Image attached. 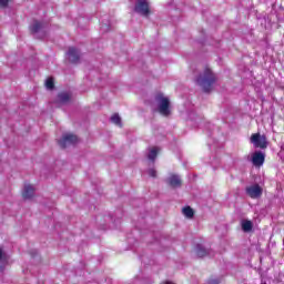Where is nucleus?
Instances as JSON below:
<instances>
[{"mask_svg": "<svg viewBox=\"0 0 284 284\" xmlns=\"http://www.w3.org/2000/svg\"><path fill=\"white\" fill-rule=\"evenodd\" d=\"M214 81H216V77L212 74V70L210 69H206L204 74L197 79V83L203 88L204 92H210V88H212Z\"/></svg>", "mask_w": 284, "mask_h": 284, "instance_id": "1", "label": "nucleus"}, {"mask_svg": "<svg viewBox=\"0 0 284 284\" xmlns=\"http://www.w3.org/2000/svg\"><path fill=\"white\" fill-rule=\"evenodd\" d=\"M156 101L159 103L160 114H162V116H170V99L163 97V94H159Z\"/></svg>", "mask_w": 284, "mask_h": 284, "instance_id": "2", "label": "nucleus"}, {"mask_svg": "<svg viewBox=\"0 0 284 284\" xmlns=\"http://www.w3.org/2000/svg\"><path fill=\"white\" fill-rule=\"evenodd\" d=\"M251 143H253L254 148L265 150V148H267V138L265 135H261V133H255L251 135Z\"/></svg>", "mask_w": 284, "mask_h": 284, "instance_id": "3", "label": "nucleus"}, {"mask_svg": "<svg viewBox=\"0 0 284 284\" xmlns=\"http://www.w3.org/2000/svg\"><path fill=\"white\" fill-rule=\"evenodd\" d=\"M246 194H248L251 199H258V196L263 194V189L258 186V184H254L252 186L246 187Z\"/></svg>", "mask_w": 284, "mask_h": 284, "instance_id": "4", "label": "nucleus"}, {"mask_svg": "<svg viewBox=\"0 0 284 284\" xmlns=\"http://www.w3.org/2000/svg\"><path fill=\"white\" fill-rule=\"evenodd\" d=\"M79 142V138L74 134H65L63 135L62 140H60V146L67 148V144H74Z\"/></svg>", "mask_w": 284, "mask_h": 284, "instance_id": "5", "label": "nucleus"}, {"mask_svg": "<svg viewBox=\"0 0 284 284\" xmlns=\"http://www.w3.org/2000/svg\"><path fill=\"white\" fill-rule=\"evenodd\" d=\"M252 163L255 168H261L265 163V154L263 152H255L252 155Z\"/></svg>", "mask_w": 284, "mask_h": 284, "instance_id": "6", "label": "nucleus"}, {"mask_svg": "<svg viewBox=\"0 0 284 284\" xmlns=\"http://www.w3.org/2000/svg\"><path fill=\"white\" fill-rule=\"evenodd\" d=\"M160 151H161V149H159V146H151L148 149L146 158H148L149 163L154 164V160L156 159Z\"/></svg>", "mask_w": 284, "mask_h": 284, "instance_id": "7", "label": "nucleus"}, {"mask_svg": "<svg viewBox=\"0 0 284 284\" xmlns=\"http://www.w3.org/2000/svg\"><path fill=\"white\" fill-rule=\"evenodd\" d=\"M69 60L72 63H77V61H79V51L74 48H70L69 49Z\"/></svg>", "mask_w": 284, "mask_h": 284, "instance_id": "8", "label": "nucleus"}, {"mask_svg": "<svg viewBox=\"0 0 284 284\" xmlns=\"http://www.w3.org/2000/svg\"><path fill=\"white\" fill-rule=\"evenodd\" d=\"M33 194H34V186L32 185L24 186V191H23L24 199H30L33 196Z\"/></svg>", "mask_w": 284, "mask_h": 284, "instance_id": "9", "label": "nucleus"}, {"mask_svg": "<svg viewBox=\"0 0 284 284\" xmlns=\"http://www.w3.org/2000/svg\"><path fill=\"white\" fill-rule=\"evenodd\" d=\"M169 183L172 185V187H179V185H181V179L179 175H171L169 178Z\"/></svg>", "mask_w": 284, "mask_h": 284, "instance_id": "10", "label": "nucleus"}, {"mask_svg": "<svg viewBox=\"0 0 284 284\" xmlns=\"http://www.w3.org/2000/svg\"><path fill=\"white\" fill-rule=\"evenodd\" d=\"M252 227H253L252 221L250 220L242 221V230L244 232H251Z\"/></svg>", "mask_w": 284, "mask_h": 284, "instance_id": "11", "label": "nucleus"}, {"mask_svg": "<svg viewBox=\"0 0 284 284\" xmlns=\"http://www.w3.org/2000/svg\"><path fill=\"white\" fill-rule=\"evenodd\" d=\"M182 212L186 219H192V216H194V211L190 206L184 207Z\"/></svg>", "mask_w": 284, "mask_h": 284, "instance_id": "12", "label": "nucleus"}, {"mask_svg": "<svg viewBox=\"0 0 284 284\" xmlns=\"http://www.w3.org/2000/svg\"><path fill=\"white\" fill-rule=\"evenodd\" d=\"M45 88H47L48 90H53V89H54V79L49 78V79L45 81Z\"/></svg>", "mask_w": 284, "mask_h": 284, "instance_id": "13", "label": "nucleus"}, {"mask_svg": "<svg viewBox=\"0 0 284 284\" xmlns=\"http://www.w3.org/2000/svg\"><path fill=\"white\" fill-rule=\"evenodd\" d=\"M111 121L112 123H115V125H121V116H119V114H113Z\"/></svg>", "mask_w": 284, "mask_h": 284, "instance_id": "14", "label": "nucleus"}, {"mask_svg": "<svg viewBox=\"0 0 284 284\" xmlns=\"http://www.w3.org/2000/svg\"><path fill=\"white\" fill-rule=\"evenodd\" d=\"M135 12H143V0H139L136 6H135Z\"/></svg>", "mask_w": 284, "mask_h": 284, "instance_id": "15", "label": "nucleus"}, {"mask_svg": "<svg viewBox=\"0 0 284 284\" xmlns=\"http://www.w3.org/2000/svg\"><path fill=\"white\" fill-rule=\"evenodd\" d=\"M143 14H144V17L146 14H150V4H148V2L145 0L143 1Z\"/></svg>", "mask_w": 284, "mask_h": 284, "instance_id": "16", "label": "nucleus"}, {"mask_svg": "<svg viewBox=\"0 0 284 284\" xmlns=\"http://www.w3.org/2000/svg\"><path fill=\"white\" fill-rule=\"evenodd\" d=\"M41 27V24L39 22H36L32 27H31V31L32 32H39V28Z\"/></svg>", "mask_w": 284, "mask_h": 284, "instance_id": "17", "label": "nucleus"}, {"mask_svg": "<svg viewBox=\"0 0 284 284\" xmlns=\"http://www.w3.org/2000/svg\"><path fill=\"white\" fill-rule=\"evenodd\" d=\"M60 99L62 101H68L70 99V95L68 93H62V94H60Z\"/></svg>", "mask_w": 284, "mask_h": 284, "instance_id": "18", "label": "nucleus"}, {"mask_svg": "<svg viewBox=\"0 0 284 284\" xmlns=\"http://www.w3.org/2000/svg\"><path fill=\"white\" fill-rule=\"evenodd\" d=\"M148 174H149V176H152V178L154 179V176H156V170L150 169V170L148 171Z\"/></svg>", "mask_w": 284, "mask_h": 284, "instance_id": "19", "label": "nucleus"}, {"mask_svg": "<svg viewBox=\"0 0 284 284\" xmlns=\"http://www.w3.org/2000/svg\"><path fill=\"white\" fill-rule=\"evenodd\" d=\"M0 6L6 8L8 6V0H0Z\"/></svg>", "mask_w": 284, "mask_h": 284, "instance_id": "20", "label": "nucleus"}, {"mask_svg": "<svg viewBox=\"0 0 284 284\" xmlns=\"http://www.w3.org/2000/svg\"><path fill=\"white\" fill-rule=\"evenodd\" d=\"M197 256H200V257L205 256V250H200V251L197 252Z\"/></svg>", "mask_w": 284, "mask_h": 284, "instance_id": "21", "label": "nucleus"}, {"mask_svg": "<svg viewBox=\"0 0 284 284\" xmlns=\"http://www.w3.org/2000/svg\"><path fill=\"white\" fill-rule=\"evenodd\" d=\"M3 258V252L0 250V261Z\"/></svg>", "mask_w": 284, "mask_h": 284, "instance_id": "22", "label": "nucleus"}, {"mask_svg": "<svg viewBox=\"0 0 284 284\" xmlns=\"http://www.w3.org/2000/svg\"><path fill=\"white\" fill-rule=\"evenodd\" d=\"M262 284H267V283H262Z\"/></svg>", "mask_w": 284, "mask_h": 284, "instance_id": "23", "label": "nucleus"}]
</instances>
